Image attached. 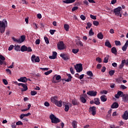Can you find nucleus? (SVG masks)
I'll return each mask as SVG.
<instances>
[{"label": "nucleus", "mask_w": 128, "mask_h": 128, "mask_svg": "<svg viewBox=\"0 0 128 128\" xmlns=\"http://www.w3.org/2000/svg\"><path fill=\"white\" fill-rule=\"evenodd\" d=\"M2 82H4V85H6V86L8 85V82L6 79H3Z\"/></svg>", "instance_id": "nucleus-51"}, {"label": "nucleus", "mask_w": 128, "mask_h": 128, "mask_svg": "<svg viewBox=\"0 0 128 128\" xmlns=\"http://www.w3.org/2000/svg\"><path fill=\"white\" fill-rule=\"evenodd\" d=\"M94 34V33L92 31V28L90 29V30L89 32V36H92Z\"/></svg>", "instance_id": "nucleus-38"}, {"label": "nucleus", "mask_w": 128, "mask_h": 128, "mask_svg": "<svg viewBox=\"0 0 128 128\" xmlns=\"http://www.w3.org/2000/svg\"><path fill=\"white\" fill-rule=\"evenodd\" d=\"M60 58H62L64 59V60H68L70 58L68 55L65 54H62L60 55Z\"/></svg>", "instance_id": "nucleus-14"}, {"label": "nucleus", "mask_w": 128, "mask_h": 128, "mask_svg": "<svg viewBox=\"0 0 128 128\" xmlns=\"http://www.w3.org/2000/svg\"><path fill=\"white\" fill-rule=\"evenodd\" d=\"M30 94H31V96H36V94H37V92H36V91H31L30 92Z\"/></svg>", "instance_id": "nucleus-43"}, {"label": "nucleus", "mask_w": 128, "mask_h": 128, "mask_svg": "<svg viewBox=\"0 0 128 128\" xmlns=\"http://www.w3.org/2000/svg\"><path fill=\"white\" fill-rule=\"evenodd\" d=\"M21 51L22 52H32V50L30 47L28 48L26 46H22L21 47Z\"/></svg>", "instance_id": "nucleus-9"}, {"label": "nucleus", "mask_w": 128, "mask_h": 128, "mask_svg": "<svg viewBox=\"0 0 128 128\" xmlns=\"http://www.w3.org/2000/svg\"><path fill=\"white\" fill-rule=\"evenodd\" d=\"M88 95H89L90 96H96L97 95V92L96 91H88L87 92Z\"/></svg>", "instance_id": "nucleus-12"}, {"label": "nucleus", "mask_w": 128, "mask_h": 128, "mask_svg": "<svg viewBox=\"0 0 128 128\" xmlns=\"http://www.w3.org/2000/svg\"><path fill=\"white\" fill-rule=\"evenodd\" d=\"M80 100L81 102H82L83 104H85L86 102V100L85 99V98H84V96H80Z\"/></svg>", "instance_id": "nucleus-31"}, {"label": "nucleus", "mask_w": 128, "mask_h": 128, "mask_svg": "<svg viewBox=\"0 0 128 128\" xmlns=\"http://www.w3.org/2000/svg\"><path fill=\"white\" fill-rule=\"evenodd\" d=\"M100 100L102 102L107 101V96L106 95H102L100 96Z\"/></svg>", "instance_id": "nucleus-22"}, {"label": "nucleus", "mask_w": 128, "mask_h": 128, "mask_svg": "<svg viewBox=\"0 0 128 128\" xmlns=\"http://www.w3.org/2000/svg\"><path fill=\"white\" fill-rule=\"evenodd\" d=\"M115 73V70H111L109 72V74L110 76H112Z\"/></svg>", "instance_id": "nucleus-40"}, {"label": "nucleus", "mask_w": 128, "mask_h": 128, "mask_svg": "<svg viewBox=\"0 0 128 128\" xmlns=\"http://www.w3.org/2000/svg\"><path fill=\"white\" fill-rule=\"evenodd\" d=\"M102 66L100 64H98L96 66V68L100 70V68H102Z\"/></svg>", "instance_id": "nucleus-62"}, {"label": "nucleus", "mask_w": 128, "mask_h": 128, "mask_svg": "<svg viewBox=\"0 0 128 128\" xmlns=\"http://www.w3.org/2000/svg\"><path fill=\"white\" fill-rule=\"evenodd\" d=\"M5 22L2 21H0V32L4 34L6 30Z\"/></svg>", "instance_id": "nucleus-5"}, {"label": "nucleus", "mask_w": 128, "mask_h": 128, "mask_svg": "<svg viewBox=\"0 0 128 128\" xmlns=\"http://www.w3.org/2000/svg\"><path fill=\"white\" fill-rule=\"evenodd\" d=\"M122 98V101L124 102H128V94H126V95H124V96Z\"/></svg>", "instance_id": "nucleus-24"}, {"label": "nucleus", "mask_w": 128, "mask_h": 128, "mask_svg": "<svg viewBox=\"0 0 128 128\" xmlns=\"http://www.w3.org/2000/svg\"><path fill=\"white\" fill-rule=\"evenodd\" d=\"M110 34H114V30L112 28H111L110 30Z\"/></svg>", "instance_id": "nucleus-63"}, {"label": "nucleus", "mask_w": 128, "mask_h": 128, "mask_svg": "<svg viewBox=\"0 0 128 128\" xmlns=\"http://www.w3.org/2000/svg\"><path fill=\"white\" fill-rule=\"evenodd\" d=\"M87 74L88 76H90V77H92L93 76V74L92 72V71H88Z\"/></svg>", "instance_id": "nucleus-37"}, {"label": "nucleus", "mask_w": 128, "mask_h": 128, "mask_svg": "<svg viewBox=\"0 0 128 128\" xmlns=\"http://www.w3.org/2000/svg\"><path fill=\"white\" fill-rule=\"evenodd\" d=\"M122 8L120 6H118L117 8L114 9V13L115 14V16H119L120 18L122 17V14L120 13Z\"/></svg>", "instance_id": "nucleus-2"}, {"label": "nucleus", "mask_w": 128, "mask_h": 128, "mask_svg": "<svg viewBox=\"0 0 128 128\" xmlns=\"http://www.w3.org/2000/svg\"><path fill=\"white\" fill-rule=\"evenodd\" d=\"M40 70H48L49 68H40Z\"/></svg>", "instance_id": "nucleus-60"}, {"label": "nucleus", "mask_w": 128, "mask_h": 128, "mask_svg": "<svg viewBox=\"0 0 128 128\" xmlns=\"http://www.w3.org/2000/svg\"><path fill=\"white\" fill-rule=\"evenodd\" d=\"M80 18H81V20H85L86 18L84 16V15H81L80 16Z\"/></svg>", "instance_id": "nucleus-55"}, {"label": "nucleus", "mask_w": 128, "mask_h": 128, "mask_svg": "<svg viewBox=\"0 0 128 128\" xmlns=\"http://www.w3.org/2000/svg\"><path fill=\"white\" fill-rule=\"evenodd\" d=\"M108 58H109V56H106V58H104L103 62L107 64L108 62Z\"/></svg>", "instance_id": "nucleus-35"}, {"label": "nucleus", "mask_w": 128, "mask_h": 128, "mask_svg": "<svg viewBox=\"0 0 128 128\" xmlns=\"http://www.w3.org/2000/svg\"><path fill=\"white\" fill-rule=\"evenodd\" d=\"M44 40H45V42L46 44H49V40L48 37L46 36H44Z\"/></svg>", "instance_id": "nucleus-41"}, {"label": "nucleus", "mask_w": 128, "mask_h": 128, "mask_svg": "<svg viewBox=\"0 0 128 128\" xmlns=\"http://www.w3.org/2000/svg\"><path fill=\"white\" fill-rule=\"evenodd\" d=\"M58 55V53L56 52H52V56H49V58L52 60H54L56 58V56Z\"/></svg>", "instance_id": "nucleus-16"}, {"label": "nucleus", "mask_w": 128, "mask_h": 128, "mask_svg": "<svg viewBox=\"0 0 128 128\" xmlns=\"http://www.w3.org/2000/svg\"><path fill=\"white\" fill-rule=\"evenodd\" d=\"M54 32H56V30H50V34L54 35Z\"/></svg>", "instance_id": "nucleus-45"}, {"label": "nucleus", "mask_w": 128, "mask_h": 128, "mask_svg": "<svg viewBox=\"0 0 128 128\" xmlns=\"http://www.w3.org/2000/svg\"><path fill=\"white\" fill-rule=\"evenodd\" d=\"M122 119L125 120H128V111H124V114L122 115Z\"/></svg>", "instance_id": "nucleus-15"}, {"label": "nucleus", "mask_w": 128, "mask_h": 128, "mask_svg": "<svg viewBox=\"0 0 128 128\" xmlns=\"http://www.w3.org/2000/svg\"><path fill=\"white\" fill-rule=\"evenodd\" d=\"M69 109H70L69 106H68V104H66V105H65V109H64V110H65L66 112H68Z\"/></svg>", "instance_id": "nucleus-39"}, {"label": "nucleus", "mask_w": 128, "mask_h": 128, "mask_svg": "<svg viewBox=\"0 0 128 128\" xmlns=\"http://www.w3.org/2000/svg\"><path fill=\"white\" fill-rule=\"evenodd\" d=\"M26 39V37L25 36H20V39H16L15 38H12V40H14V42H17L19 44H20L21 43L24 42L25 40Z\"/></svg>", "instance_id": "nucleus-1"}, {"label": "nucleus", "mask_w": 128, "mask_h": 128, "mask_svg": "<svg viewBox=\"0 0 128 128\" xmlns=\"http://www.w3.org/2000/svg\"><path fill=\"white\" fill-rule=\"evenodd\" d=\"M74 69L76 70L77 72H82L83 70V66L81 64H77L74 65Z\"/></svg>", "instance_id": "nucleus-4"}, {"label": "nucleus", "mask_w": 128, "mask_h": 128, "mask_svg": "<svg viewBox=\"0 0 128 128\" xmlns=\"http://www.w3.org/2000/svg\"><path fill=\"white\" fill-rule=\"evenodd\" d=\"M97 38L100 40H102L104 38V35H102V32H99L98 34H97Z\"/></svg>", "instance_id": "nucleus-30"}, {"label": "nucleus", "mask_w": 128, "mask_h": 128, "mask_svg": "<svg viewBox=\"0 0 128 128\" xmlns=\"http://www.w3.org/2000/svg\"><path fill=\"white\" fill-rule=\"evenodd\" d=\"M28 80L26 77H22L20 78V79H18V82H26Z\"/></svg>", "instance_id": "nucleus-17"}, {"label": "nucleus", "mask_w": 128, "mask_h": 128, "mask_svg": "<svg viewBox=\"0 0 128 128\" xmlns=\"http://www.w3.org/2000/svg\"><path fill=\"white\" fill-rule=\"evenodd\" d=\"M50 102L53 104L56 103V102H58V96H54L51 97Z\"/></svg>", "instance_id": "nucleus-13"}, {"label": "nucleus", "mask_w": 128, "mask_h": 128, "mask_svg": "<svg viewBox=\"0 0 128 128\" xmlns=\"http://www.w3.org/2000/svg\"><path fill=\"white\" fill-rule=\"evenodd\" d=\"M89 112H92V114L93 116H94L95 115H96V107L95 106L90 107Z\"/></svg>", "instance_id": "nucleus-11"}, {"label": "nucleus", "mask_w": 128, "mask_h": 128, "mask_svg": "<svg viewBox=\"0 0 128 128\" xmlns=\"http://www.w3.org/2000/svg\"><path fill=\"white\" fill-rule=\"evenodd\" d=\"M14 48V45H10V46H9L8 50L9 51L12 50V49Z\"/></svg>", "instance_id": "nucleus-52"}, {"label": "nucleus", "mask_w": 128, "mask_h": 128, "mask_svg": "<svg viewBox=\"0 0 128 128\" xmlns=\"http://www.w3.org/2000/svg\"><path fill=\"white\" fill-rule=\"evenodd\" d=\"M72 104L74 106H78V102L76 100H72Z\"/></svg>", "instance_id": "nucleus-32"}, {"label": "nucleus", "mask_w": 128, "mask_h": 128, "mask_svg": "<svg viewBox=\"0 0 128 128\" xmlns=\"http://www.w3.org/2000/svg\"><path fill=\"white\" fill-rule=\"evenodd\" d=\"M16 125H17V126H22L23 123L21 121H18L17 122H16Z\"/></svg>", "instance_id": "nucleus-48"}, {"label": "nucleus", "mask_w": 128, "mask_h": 128, "mask_svg": "<svg viewBox=\"0 0 128 128\" xmlns=\"http://www.w3.org/2000/svg\"><path fill=\"white\" fill-rule=\"evenodd\" d=\"M44 106H45L46 107H49V106H50V104L48 103V102H45V103H44Z\"/></svg>", "instance_id": "nucleus-57"}, {"label": "nucleus", "mask_w": 128, "mask_h": 128, "mask_svg": "<svg viewBox=\"0 0 128 128\" xmlns=\"http://www.w3.org/2000/svg\"><path fill=\"white\" fill-rule=\"evenodd\" d=\"M93 24L97 26H98V24H100V22H98L94 20L93 22Z\"/></svg>", "instance_id": "nucleus-42"}, {"label": "nucleus", "mask_w": 128, "mask_h": 128, "mask_svg": "<svg viewBox=\"0 0 128 128\" xmlns=\"http://www.w3.org/2000/svg\"><path fill=\"white\" fill-rule=\"evenodd\" d=\"M104 46H108L109 48H112V45L110 42L109 40H106V42L104 43Z\"/></svg>", "instance_id": "nucleus-27"}, {"label": "nucleus", "mask_w": 128, "mask_h": 128, "mask_svg": "<svg viewBox=\"0 0 128 128\" xmlns=\"http://www.w3.org/2000/svg\"><path fill=\"white\" fill-rule=\"evenodd\" d=\"M61 76L60 75H54V76L52 77V82L53 84H56L58 82H56V80H61Z\"/></svg>", "instance_id": "nucleus-8"}, {"label": "nucleus", "mask_w": 128, "mask_h": 128, "mask_svg": "<svg viewBox=\"0 0 128 128\" xmlns=\"http://www.w3.org/2000/svg\"><path fill=\"white\" fill-rule=\"evenodd\" d=\"M76 0H66L63 1V2L64 4H68L74 3V2H76Z\"/></svg>", "instance_id": "nucleus-23"}, {"label": "nucleus", "mask_w": 128, "mask_h": 128, "mask_svg": "<svg viewBox=\"0 0 128 128\" xmlns=\"http://www.w3.org/2000/svg\"><path fill=\"white\" fill-rule=\"evenodd\" d=\"M6 72L8 74H12V71L8 68L6 69Z\"/></svg>", "instance_id": "nucleus-58"}, {"label": "nucleus", "mask_w": 128, "mask_h": 128, "mask_svg": "<svg viewBox=\"0 0 128 128\" xmlns=\"http://www.w3.org/2000/svg\"><path fill=\"white\" fill-rule=\"evenodd\" d=\"M84 77V74H81L80 76H78V78H77L79 79H80V80H82Z\"/></svg>", "instance_id": "nucleus-61"}, {"label": "nucleus", "mask_w": 128, "mask_h": 128, "mask_svg": "<svg viewBox=\"0 0 128 128\" xmlns=\"http://www.w3.org/2000/svg\"><path fill=\"white\" fill-rule=\"evenodd\" d=\"M124 63H126V60H122V62H121V64L119 66V68L122 69L124 66Z\"/></svg>", "instance_id": "nucleus-25"}, {"label": "nucleus", "mask_w": 128, "mask_h": 128, "mask_svg": "<svg viewBox=\"0 0 128 128\" xmlns=\"http://www.w3.org/2000/svg\"><path fill=\"white\" fill-rule=\"evenodd\" d=\"M111 51H112V53L114 54H117L116 48L115 47L112 48L111 49Z\"/></svg>", "instance_id": "nucleus-29"}, {"label": "nucleus", "mask_w": 128, "mask_h": 128, "mask_svg": "<svg viewBox=\"0 0 128 128\" xmlns=\"http://www.w3.org/2000/svg\"><path fill=\"white\" fill-rule=\"evenodd\" d=\"M52 72V70L47 71V72H45V73H44V74H45L46 76H48V74H50Z\"/></svg>", "instance_id": "nucleus-44"}, {"label": "nucleus", "mask_w": 128, "mask_h": 128, "mask_svg": "<svg viewBox=\"0 0 128 128\" xmlns=\"http://www.w3.org/2000/svg\"><path fill=\"white\" fill-rule=\"evenodd\" d=\"M96 60L97 62H98L99 63L102 62V58H96Z\"/></svg>", "instance_id": "nucleus-53"}, {"label": "nucleus", "mask_w": 128, "mask_h": 128, "mask_svg": "<svg viewBox=\"0 0 128 128\" xmlns=\"http://www.w3.org/2000/svg\"><path fill=\"white\" fill-rule=\"evenodd\" d=\"M128 47V40H126V42L125 43L124 45L122 47V50L123 52H126V48Z\"/></svg>", "instance_id": "nucleus-18"}, {"label": "nucleus", "mask_w": 128, "mask_h": 128, "mask_svg": "<svg viewBox=\"0 0 128 128\" xmlns=\"http://www.w3.org/2000/svg\"><path fill=\"white\" fill-rule=\"evenodd\" d=\"M78 6H74L72 8V12H75L78 10Z\"/></svg>", "instance_id": "nucleus-46"}, {"label": "nucleus", "mask_w": 128, "mask_h": 128, "mask_svg": "<svg viewBox=\"0 0 128 128\" xmlns=\"http://www.w3.org/2000/svg\"><path fill=\"white\" fill-rule=\"evenodd\" d=\"M119 106V105L118 104V103H117L116 102H115L114 103H113V104H112V106H111V108H118Z\"/></svg>", "instance_id": "nucleus-21"}, {"label": "nucleus", "mask_w": 128, "mask_h": 128, "mask_svg": "<svg viewBox=\"0 0 128 128\" xmlns=\"http://www.w3.org/2000/svg\"><path fill=\"white\" fill-rule=\"evenodd\" d=\"M122 90H126V87L124 86V85H121L120 86V87Z\"/></svg>", "instance_id": "nucleus-59"}, {"label": "nucleus", "mask_w": 128, "mask_h": 128, "mask_svg": "<svg viewBox=\"0 0 128 128\" xmlns=\"http://www.w3.org/2000/svg\"><path fill=\"white\" fill-rule=\"evenodd\" d=\"M22 86L24 88H22L21 90L22 92H26L27 90H28V88L27 87L26 84H24Z\"/></svg>", "instance_id": "nucleus-28"}, {"label": "nucleus", "mask_w": 128, "mask_h": 128, "mask_svg": "<svg viewBox=\"0 0 128 128\" xmlns=\"http://www.w3.org/2000/svg\"><path fill=\"white\" fill-rule=\"evenodd\" d=\"M87 26H88V28H90L92 26V24L90 22H88L87 23Z\"/></svg>", "instance_id": "nucleus-64"}, {"label": "nucleus", "mask_w": 128, "mask_h": 128, "mask_svg": "<svg viewBox=\"0 0 128 128\" xmlns=\"http://www.w3.org/2000/svg\"><path fill=\"white\" fill-rule=\"evenodd\" d=\"M90 18L92 19H93V20H96V16H93L92 14H90Z\"/></svg>", "instance_id": "nucleus-56"}, {"label": "nucleus", "mask_w": 128, "mask_h": 128, "mask_svg": "<svg viewBox=\"0 0 128 128\" xmlns=\"http://www.w3.org/2000/svg\"><path fill=\"white\" fill-rule=\"evenodd\" d=\"M114 42H115L116 46H119L122 45V44L120 43V41L115 40Z\"/></svg>", "instance_id": "nucleus-36"}, {"label": "nucleus", "mask_w": 128, "mask_h": 128, "mask_svg": "<svg viewBox=\"0 0 128 128\" xmlns=\"http://www.w3.org/2000/svg\"><path fill=\"white\" fill-rule=\"evenodd\" d=\"M124 96H126V94H124V92L122 91H118L117 92V94H115V98L116 99H118L120 97L122 98Z\"/></svg>", "instance_id": "nucleus-10"}, {"label": "nucleus", "mask_w": 128, "mask_h": 128, "mask_svg": "<svg viewBox=\"0 0 128 128\" xmlns=\"http://www.w3.org/2000/svg\"><path fill=\"white\" fill-rule=\"evenodd\" d=\"M79 44V46H83V44L82 43V42L79 41L78 42H77L76 44Z\"/></svg>", "instance_id": "nucleus-54"}, {"label": "nucleus", "mask_w": 128, "mask_h": 128, "mask_svg": "<svg viewBox=\"0 0 128 128\" xmlns=\"http://www.w3.org/2000/svg\"><path fill=\"white\" fill-rule=\"evenodd\" d=\"M78 49H73L72 50V52L73 54H78Z\"/></svg>", "instance_id": "nucleus-50"}, {"label": "nucleus", "mask_w": 128, "mask_h": 128, "mask_svg": "<svg viewBox=\"0 0 128 128\" xmlns=\"http://www.w3.org/2000/svg\"><path fill=\"white\" fill-rule=\"evenodd\" d=\"M53 104L56 106L57 107L61 108L62 106V100L57 101Z\"/></svg>", "instance_id": "nucleus-19"}, {"label": "nucleus", "mask_w": 128, "mask_h": 128, "mask_svg": "<svg viewBox=\"0 0 128 128\" xmlns=\"http://www.w3.org/2000/svg\"><path fill=\"white\" fill-rule=\"evenodd\" d=\"M57 48L60 50H64L65 48V44L63 42L60 41L57 44Z\"/></svg>", "instance_id": "nucleus-6"}, {"label": "nucleus", "mask_w": 128, "mask_h": 128, "mask_svg": "<svg viewBox=\"0 0 128 128\" xmlns=\"http://www.w3.org/2000/svg\"><path fill=\"white\" fill-rule=\"evenodd\" d=\"M50 119L52 123L57 124L60 122V119L56 118L54 114L50 116Z\"/></svg>", "instance_id": "nucleus-3"}, {"label": "nucleus", "mask_w": 128, "mask_h": 128, "mask_svg": "<svg viewBox=\"0 0 128 128\" xmlns=\"http://www.w3.org/2000/svg\"><path fill=\"white\" fill-rule=\"evenodd\" d=\"M31 61H32V62H40V59L39 56H36V55L32 54L31 56Z\"/></svg>", "instance_id": "nucleus-7"}, {"label": "nucleus", "mask_w": 128, "mask_h": 128, "mask_svg": "<svg viewBox=\"0 0 128 128\" xmlns=\"http://www.w3.org/2000/svg\"><path fill=\"white\" fill-rule=\"evenodd\" d=\"M72 126L73 128H77L76 126L78 125V123L76 120H74L72 123Z\"/></svg>", "instance_id": "nucleus-34"}, {"label": "nucleus", "mask_w": 128, "mask_h": 128, "mask_svg": "<svg viewBox=\"0 0 128 128\" xmlns=\"http://www.w3.org/2000/svg\"><path fill=\"white\" fill-rule=\"evenodd\" d=\"M94 104L96 106H99L100 104V100L98 98H96L94 99Z\"/></svg>", "instance_id": "nucleus-26"}, {"label": "nucleus", "mask_w": 128, "mask_h": 128, "mask_svg": "<svg viewBox=\"0 0 128 128\" xmlns=\"http://www.w3.org/2000/svg\"><path fill=\"white\" fill-rule=\"evenodd\" d=\"M70 28V26L68 24H64V29L66 30V32H68Z\"/></svg>", "instance_id": "nucleus-33"}, {"label": "nucleus", "mask_w": 128, "mask_h": 128, "mask_svg": "<svg viewBox=\"0 0 128 128\" xmlns=\"http://www.w3.org/2000/svg\"><path fill=\"white\" fill-rule=\"evenodd\" d=\"M20 46H14V50H16L20 51Z\"/></svg>", "instance_id": "nucleus-49"}, {"label": "nucleus", "mask_w": 128, "mask_h": 128, "mask_svg": "<svg viewBox=\"0 0 128 128\" xmlns=\"http://www.w3.org/2000/svg\"><path fill=\"white\" fill-rule=\"evenodd\" d=\"M40 44V39H38L35 41V44L36 45H39Z\"/></svg>", "instance_id": "nucleus-47"}, {"label": "nucleus", "mask_w": 128, "mask_h": 128, "mask_svg": "<svg viewBox=\"0 0 128 128\" xmlns=\"http://www.w3.org/2000/svg\"><path fill=\"white\" fill-rule=\"evenodd\" d=\"M5 60V58L2 55H0V65L2 66L4 64V61Z\"/></svg>", "instance_id": "nucleus-20"}]
</instances>
